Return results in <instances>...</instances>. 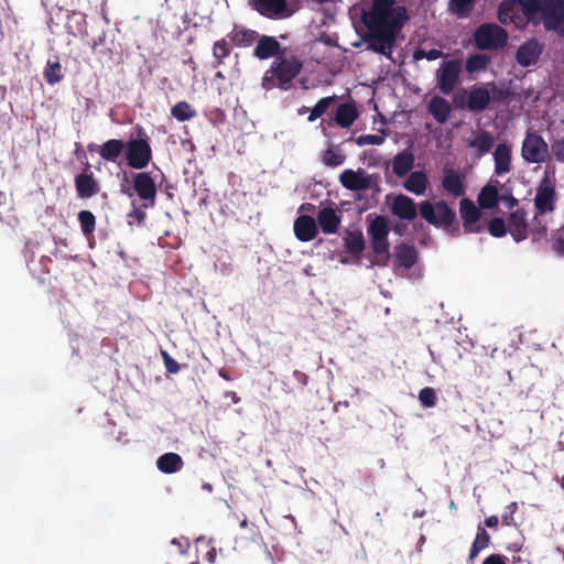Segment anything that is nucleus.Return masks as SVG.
I'll use <instances>...</instances> for the list:
<instances>
[{"label": "nucleus", "instance_id": "f257e3e1", "mask_svg": "<svg viewBox=\"0 0 564 564\" xmlns=\"http://www.w3.org/2000/svg\"><path fill=\"white\" fill-rule=\"evenodd\" d=\"M409 19L405 7L397 4L395 0H373L361 17L367 30L392 32L395 35Z\"/></svg>", "mask_w": 564, "mask_h": 564}, {"label": "nucleus", "instance_id": "f03ea898", "mask_svg": "<svg viewBox=\"0 0 564 564\" xmlns=\"http://www.w3.org/2000/svg\"><path fill=\"white\" fill-rule=\"evenodd\" d=\"M303 67L304 61L301 56L288 50L272 61L261 78V86L267 91L274 88L289 90L293 80L303 70Z\"/></svg>", "mask_w": 564, "mask_h": 564}, {"label": "nucleus", "instance_id": "7ed1b4c3", "mask_svg": "<svg viewBox=\"0 0 564 564\" xmlns=\"http://www.w3.org/2000/svg\"><path fill=\"white\" fill-rule=\"evenodd\" d=\"M422 218L437 228L446 231L454 230L458 234V224L456 223V213L445 200H438L435 204L430 200H423L419 205Z\"/></svg>", "mask_w": 564, "mask_h": 564}, {"label": "nucleus", "instance_id": "20e7f679", "mask_svg": "<svg viewBox=\"0 0 564 564\" xmlns=\"http://www.w3.org/2000/svg\"><path fill=\"white\" fill-rule=\"evenodd\" d=\"M124 144V156L128 166L134 170L145 169L152 160V148L150 137L143 128L139 127L137 135H131Z\"/></svg>", "mask_w": 564, "mask_h": 564}, {"label": "nucleus", "instance_id": "39448f33", "mask_svg": "<svg viewBox=\"0 0 564 564\" xmlns=\"http://www.w3.org/2000/svg\"><path fill=\"white\" fill-rule=\"evenodd\" d=\"M473 39L476 47L481 51H499L507 45L509 34L497 23L487 22L474 31Z\"/></svg>", "mask_w": 564, "mask_h": 564}, {"label": "nucleus", "instance_id": "423d86ee", "mask_svg": "<svg viewBox=\"0 0 564 564\" xmlns=\"http://www.w3.org/2000/svg\"><path fill=\"white\" fill-rule=\"evenodd\" d=\"M367 234L370 246L376 256L389 258L390 242L388 240L389 226L384 216H376L368 225Z\"/></svg>", "mask_w": 564, "mask_h": 564}, {"label": "nucleus", "instance_id": "0eeeda50", "mask_svg": "<svg viewBox=\"0 0 564 564\" xmlns=\"http://www.w3.org/2000/svg\"><path fill=\"white\" fill-rule=\"evenodd\" d=\"M340 184L349 191H379V175L368 174L364 169H347L339 175Z\"/></svg>", "mask_w": 564, "mask_h": 564}, {"label": "nucleus", "instance_id": "6e6552de", "mask_svg": "<svg viewBox=\"0 0 564 564\" xmlns=\"http://www.w3.org/2000/svg\"><path fill=\"white\" fill-rule=\"evenodd\" d=\"M549 145L538 132H527L521 155L528 163H544L549 158Z\"/></svg>", "mask_w": 564, "mask_h": 564}, {"label": "nucleus", "instance_id": "1a4fd4ad", "mask_svg": "<svg viewBox=\"0 0 564 564\" xmlns=\"http://www.w3.org/2000/svg\"><path fill=\"white\" fill-rule=\"evenodd\" d=\"M557 195L554 184L547 176L540 182L533 199L536 216H542L555 210Z\"/></svg>", "mask_w": 564, "mask_h": 564}, {"label": "nucleus", "instance_id": "9d476101", "mask_svg": "<svg viewBox=\"0 0 564 564\" xmlns=\"http://www.w3.org/2000/svg\"><path fill=\"white\" fill-rule=\"evenodd\" d=\"M395 34L392 32H382L377 30H368L362 40L367 44V50L381 54L388 58L392 56V48L397 42Z\"/></svg>", "mask_w": 564, "mask_h": 564}, {"label": "nucleus", "instance_id": "9b49d317", "mask_svg": "<svg viewBox=\"0 0 564 564\" xmlns=\"http://www.w3.org/2000/svg\"><path fill=\"white\" fill-rule=\"evenodd\" d=\"M132 182L134 193L142 200V207H153L156 199V185L151 174L148 172L135 173Z\"/></svg>", "mask_w": 564, "mask_h": 564}, {"label": "nucleus", "instance_id": "f8f14e48", "mask_svg": "<svg viewBox=\"0 0 564 564\" xmlns=\"http://www.w3.org/2000/svg\"><path fill=\"white\" fill-rule=\"evenodd\" d=\"M459 213L465 234H479L485 230L486 226L480 223L481 212L473 200L463 198L459 202Z\"/></svg>", "mask_w": 564, "mask_h": 564}, {"label": "nucleus", "instance_id": "ddd939ff", "mask_svg": "<svg viewBox=\"0 0 564 564\" xmlns=\"http://www.w3.org/2000/svg\"><path fill=\"white\" fill-rule=\"evenodd\" d=\"M460 63L456 59L444 62L437 72V85L444 95H449L459 80Z\"/></svg>", "mask_w": 564, "mask_h": 564}, {"label": "nucleus", "instance_id": "4468645a", "mask_svg": "<svg viewBox=\"0 0 564 564\" xmlns=\"http://www.w3.org/2000/svg\"><path fill=\"white\" fill-rule=\"evenodd\" d=\"M497 18L501 24H513L519 29L527 26L529 23L517 0H503L498 7Z\"/></svg>", "mask_w": 564, "mask_h": 564}, {"label": "nucleus", "instance_id": "2eb2a0df", "mask_svg": "<svg viewBox=\"0 0 564 564\" xmlns=\"http://www.w3.org/2000/svg\"><path fill=\"white\" fill-rule=\"evenodd\" d=\"M289 48L281 45L275 36L260 35L257 39L253 48V56L260 61L276 58L280 54L286 52Z\"/></svg>", "mask_w": 564, "mask_h": 564}, {"label": "nucleus", "instance_id": "dca6fc26", "mask_svg": "<svg viewBox=\"0 0 564 564\" xmlns=\"http://www.w3.org/2000/svg\"><path fill=\"white\" fill-rule=\"evenodd\" d=\"M508 232L516 242L525 240L529 236L528 213L524 208H518L507 218Z\"/></svg>", "mask_w": 564, "mask_h": 564}, {"label": "nucleus", "instance_id": "f3484780", "mask_svg": "<svg viewBox=\"0 0 564 564\" xmlns=\"http://www.w3.org/2000/svg\"><path fill=\"white\" fill-rule=\"evenodd\" d=\"M491 101L490 93L485 87H473L467 95L465 104L460 97L455 98L456 106L459 108L467 107L470 111L480 112L486 110Z\"/></svg>", "mask_w": 564, "mask_h": 564}, {"label": "nucleus", "instance_id": "a211bd4d", "mask_svg": "<svg viewBox=\"0 0 564 564\" xmlns=\"http://www.w3.org/2000/svg\"><path fill=\"white\" fill-rule=\"evenodd\" d=\"M543 44H541L536 39L528 40L517 50V63L522 67L535 65L543 52Z\"/></svg>", "mask_w": 564, "mask_h": 564}, {"label": "nucleus", "instance_id": "6ab92c4d", "mask_svg": "<svg viewBox=\"0 0 564 564\" xmlns=\"http://www.w3.org/2000/svg\"><path fill=\"white\" fill-rule=\"evenodd\" d=\"M517 2L528 22L532 21L539 13H542L545 30H556L554 20L549 21L547 19V0H517Z\"/></svg>", "mask_w": 564, "mask_h": 564}, {"label": "nucleus", "instance_id": "aec40b11", "mask_svg": "<svg viewBox=\"0 0 564 564\" xmlns=\"http://www.w3.org/2000/svg\"><path fill=\"white\" fill-rule=\"evenodd\" d=\"M74 185L77 197L80 199H89L100 192V185L94 173H79L74 178Z\"/></svg>", "mask_w": 564, "mask_h": 564}, {"label": "nucleus", "instance_id": "412c9836", "mask_svg": "<svg viewBox=\"0 0 564 564\" xmlns=\"http://www.w3.org/2000/svg\"><path fill=\"white\" fill-rule=\"evenodd\" d=\"M253 8L269 19H282L288 17V0H251Z\"/></svg>", "mask_w": 564, "mask_h": 564}, {"label": "nucleus", "instance_id": "4be33fe9", "mask_svg": "<svg viewBox=\"0 0 564 564\" xmlns=\"http://www.w3.org/2000/svg\"><path fill=\"white\" fill-rule=\"evenodd\" d=\"M391 213L400 219L412 221L417 216V208L411 197L399 194L391 204Z\"/></svg>", "mask_w": 564, "mask_h": 564}, {"label": "nucleus", "instance_id": "5701e85b", "mask_svg": "<svg viewBox=\"0 0 564 564\" xmlns=\"http://www.w3.org/2000/svg\"><path fill=\"white\" fill-rule=\"evenodd\" d=\"M124 141L119 139H110L102 143L101 145H96L94 143L88 144L87 149L89 152L95 151L97 149L101 159L108 162L116 163L121 155L122 151H124Z\"/></svg>", "mask_w": 564, "mask_h": 564}, {"label": "nucleus", "instance_id": "b1692460", "mask_svg": "<svg viewBox=\"0 0 564 564\" xmlns=\"http://www.w3.org/2000/svg\"><path fill=\"white\" fill-rule=\"evenodd\" d=\"M442 186L447 194L454 197H460L465 195L466 192L463 176L452 167L444 169Z\"/></svg>", "mask_w": 564, "mask_h": 564}, {"label": "nucleus", "instance_id": "393cba45", "mask_svg": "<svg viewBox=\"0 0 564 564\" xmlns=\"http://www.w3.org/2000/svg\"><path fill=\"white\" fill-rule=\"evenodd\" d=\"M317 223L324 234H335L341 223L340 215L332 206L322 208L317 214Z\"/></svg>", "mask_w": 564, "mask_h": 564}, {"label": "nucleus", "instance_id": "a878e982", "mask_svg": "<svg viewBox=\"0 0 564 564\" xmlns=\"http://www.w3.org/2000/svg\"><path fill=\"white\" fill-rule=\"evenodd\" d=\"M294 234L300 241L307 242L317 235L316 221L313 217L302 215L294 221Z\"/></svg>", "mask_w": 564, "mask_h": 564}, {"label": "nucleus", "instance_id": "bb28decb", "mask_svg": "<svg viewBox=\"0 0 564 564\" xmlns=\"http://www.w3.org/2000/svg\"><path fill=\"white\" fill-rule=\"evenodd\" d=\"M495 173L505 175L511 170V148L507 143H499L494 152Z\"/></svg>", "mask_w": 564, "mask_h": 564}, {"label": "nucleus", "instance_id": "cd10ccee", "mask_svg": "<svg viewBox=\"0 0 564 564\" xmlns=\"http://www.w3.org/2000/svg\"><path fill=\"white\" fill-rule=\"evenodd\" d=\"M414 161L415 156L410 149L397 153L392 162L393 173L399 177L405 176L412 170Z\"/></svg>", "mask_w": 564, "mask_h": 564}, {"label": "nucleus", "instance_id": "c85d7f7f", "mask_svg": "<svg viewBox=\"0 0 564 564\" xmlns=\"http://www.w3.org/2000/svg\"><path fill=\"white\" fill-rule=\"evenodd\" d=\"M359 112L355 104H340L335 113V122L340 128H349L358 118Z\"/></svg>", "mask_w": 564, "mask_h": 564}, {"label": "nucleus", "instance_id": "c756f323", "mask_svg": "<svg viewBox=\"0 0 564 564\" xmlns=\"http://www.w3.org/2000/svg\"><path fill=\"white\" fill-rule=\"evenodd\" d=\"M451 105L443 97L435 96L430 100L429 112L438 123H445L451 116Z\"/></svg>", "mask_w": 564, "mask_h": 564}, {"label": "nucleus", "instance_id": "7c9ffc66", "mask_svg": "<svg viewBox=\"0 0 564 564\" xmlns=\"http://www.w3.org/2000/svg\"><path fill=\"white\" fill-rule=\"evenodd\" d=\"M228 36L234 45L238 47H249L257 42L259 33L254 30L236 26Z\"/></svg>", "mask_w": 564, "mask_h": 564}, {"label": "nucleus", "instance_id": "2f4dec72", "mask_svg": "<svg viewBox=\"0 0 564 564\" xmlns=\"http://www.w3.org/2000/svg\"><path fill=\"white\" fill-rule=\"evenodd\" d=\"M343 240L346 251L357 258L361 256L366 248L365 239L360 230L346 231Z\"/></svg>", "mask_w": 564, "mask_h": 564}, {"label": "nucleus", "instance_id": "473e14b6", "mask_svg": "<svg viewBox=\"0 0 564 564\" xmlns=\"http://www.w3.org/2000/svg\"><path fill=\"white\" fill-rule=\"evenodd\" d=\"M184 462L176 453H165L156 460V467L164 474H174L183 468Z\"/></svg>", "mask_w": 564, "mask_h": 564}, {"label": "nucleus", "instance_id": "72a5a7b5", "mask_svg": "<svg viewBox=\"0 0 564 564\" xmlns=\"http://www.w3.org/2000/svg\"><path fill=\"white\" fill-rule=\"evenodd\" d=\"M427 176L422 171L412 172L403 184L408 192L415 195H423L427 188Z\"/></svg>", "mask_w": 564, "mask_h": 564}, {"label": "nucleus", "instance_id": "f704fd0d", "mask_svg": "<svg viewBox=\"0 0 564 564\" xmlns=\"http://www.w3.org/2000/svg\"><path fill=\"white\" fill-rule=\"evenodd\" d=\"M478 205L482 209H492L500 202L498 188L495 185H485L478 194Z\"/></svg>", "mask_w": 564, "mask_h": 564}, {"label": "nucleus", "instance_id": "c9c22d12", "mask_svg": "<svg viewBox=\"0 0 564 564\" xmlns=\"http://www.w3.org/2000/svg\"><path fill=\"white\" fill-rule=\"evenodd\" d=\"M395 258L400 265L410 269L417 260V252L411 245L401 243L395 247Z\"/></svg>", "mask_w": 564, "mask_h": 564}, {"label": "nucleus", "instance_id": "e433bc0d", "mask_svg": "<svg viewBox=\"0 0 564 564\" xmlns=\"http://www.w3.org/2000/svg\"><path fill=\"white\" fill-rule=\"evenodd\" d=\"M495 143L494 137L487 131L477 132L473 140L467 141L468 148L477 149L478 156H482L490 151Z\"/></svg>", "mask_w": 564, "mask_h": 564}, {"label": "nucleus", "instance_id": "4c0bfd02", "mask_svg": "<svg viewBox=\"0 0 564 564\" xmlns=\"http://www.w3.org/2000/svg\"><path fill=\"white\" fill-rule=\"evenodd\" d=\"M490 543V535L486 531V529L481 525H478L476 538L470 546L469 550V557L468 560L471 562L474 561L478 554L486 549Z\"/></svg>", "mask_w": 564, "mask_h": 564}, {"label": "nucleus", "instance_id": "58836bf2", "mask_svg": "<svg viewBox=\"0 0 564 564\" xmlns=\"http://www.w3.org/2000/svg\"><path fill=\"white\" fill-rule=\"evenodd\" d=\"M171 115L177 121L184 122L194 119L197 112L187 101L182 100L171 108Z\"/></svg>", "mask_w": 564, "mask_h": 564}, {"label": "nucleus", "instance_id": "ea45409f", "mask_svg": "<svg viewBox=\"0 0 564 564\" xmlns=\"http://www.w3.org/2000/svg\"><path fill=\"white\" fill-rule=\"evenodd\" d=\"M546 12L549 21L554 20L556 29L564 24V0H547Z\"/></svg>", "mask_w": 564, "mask_h": 564}, {"label": "nucleus", "instance_id": "a19ab883", "mask_svg": "<svg viewBox=\"0 0 564 564\" xmlns=\"http://www.w3.org/2000/svg\"><path fill=\"white\" fill-rule=\"evenodd\" d=\"M82 234L86 238L93 237L96 229V216L90 210H80L77 215Z\"/></svg>", "mask_w": 564, "mask_h": 564}, {"label": "nucleus", "instance_id": "79ce46f5", "mask_svg": "<svg viewBox=\"0 0 564 564\" xmlns=\"http://www.w3.org/2000/svg\"><path fill=\"white\" fill-rule=\"evenodd\" d=\"M231 53V45L226 39L216 41L213 45V56L215 58L214 67H219L224 64V59Z\"/></svg>", "mask_w": 564, "mask_h": 564}, {"label": "nucleus", "instance_id": "37998d69", "mask_svg": "<svg viewBox=\"0 0 564 564\" xmlns=\"http://www.w3.org/2000/svg\"><path fill=\"white\" fill-rule=\"evenodd\" d=\"M44 79L48 85H55L63 78L62 65L58 61H47L43 72Z\"/></svg>", "mask_w": 564, "mask_h": 564}, {"label": "nucleus", "instance_id": "c03bdc74", "mask_svg": "<svg viewBox=\"0 0 564 564\" xmlns=\"http://www.w3.org/2000/svg\"><path fill=\"white\" fill-rule=\"evenodd\" d=\"M476 0H449V10L458 18H468Z\"/></svg>", "mask_w": 564, "mask_h": 564}, {"label": "nucleus", "instance_id": "a18cd8bd", "mask_svg": "<svg viewBox=\"0 0 564 564\" xmlns=\"http://www.w3.org/2000/svg\"><path fill=\"white\" fill-rule=\"evenodd\" d=\"M489 57L484 54H474L466 61V69L469 73L485 70L489 64Z\"/></svg>", "mask_w": 564, "mask_h": 564}, {"label": "nucleus", "instance_id": "49530a36", "mask_svg": "<svg viewBox=\"0 0 564 564\" xmlns=\"http://www.w3.org/2000/svg\"><path fill=\"white\" fill-rule=\"evenodd\" d=\"M335 101V96L333 97H324L319 99L316 105L312 108L311 113L308 116V121L313 122L319 117H322L330 105Z\"/></svg>", "mask_w": 564, "mask_h": 564}, {"label": "nucleus", "instance_id": "de8ad7c7", "mask_svg": "<svg viewBox=\"0 0 564 564\" xmlns=\"http://www.w3.org/2000/svg\"><path fill=\"white\" fill-rule=\"evenodd\" d=\"M196 549L198 553H203V561L207 564H213L216 560L217 553L216 549L212 546L209 543L204 541L203 539H198L196 541Z\"/></svg>", "mask_w": 564, "mask_h": 564}, {"label": "nucleus", "instance_id": "09e8293b", "mask_svg": "<svg viewBox=\"0 0 564 564\" xmlns=\"http://www.w3.org/2000/svg\"><path fill=\"white\" fill-rule=\"evenodd\" d=\"M487 229L489 234L495 238H501L508 232L507 223L500 217L490 219L487 225Z\"/></svg>", "mask_w": 564, "mask_h": 564}, {"label": "nucleus", "instance_id": "8fccbe9b", "mask_svg": "<svg viewBox=\"0 0 564 564\" xmlns=\"http://www.w3.org/2000/svg\"><path fill=\"white\" fill-rule=\"evenodd\" d=\"M346 160V155L340 152H335L332 149H327L323 154V163L330 167L341 165Z\"/></svg>", "mask_w": 564, "mask_h": 564}, {"label": "nucleus", "instance_id": "3c124183", "mask_svg": "<svg viewBox=\"0 0 564 564\" xmlns=\"http://www.w3.org/2000/svg\"><path fill=\"white\" fill-rule=\"evenodd\" d=\"M419 400L424 408H433L436 404V392L431 387H425L419 392Z\"/></svg>", "mask_w": 564, "mask_h": 564}, {"label": "nucleus", "instance_id": "603ef678", "mask_svg": "<svg viewBox=\"0 0 564 564\" xmlns=\"http://www.w3.org/2000/svg\"><path fill=\"white\" fill-rule=\"evenodd\" d=\"M547 227L546 225L539 219V216L536 214L534 215L532 227L529 228V234L532 235L533 240H539L546 236Z\"/></svg>", "mask_w": 564, "mask_h": 564}, {"label": "nucleus", "instance_id": "864d4df0", "mask_svg": "<svg viewBox=\"0 0 564 564\" xmlns=\"http://www.w3.org/2000/svg\"><path fill=\"white\" fill-rule=\"evenodd\" d=\"M443 56V52L437 48H432L430 51H425L423 48H417L413 53V58L415 61H421L426 58L427 61H435Z\"/></svg>", "mask_w": 564, "mask_h": 564}, {"label": "nucleus", "instance_id": "5fc2aeb1", "mask_svg": "<svg viewBox=\"0 0 564 564\" xmlns=\"http://www.w3.org/2000/svg\"><path fill=\"white\" fill-rule=\"evenodd\" d=\"M355 142L359 147L364 145H380L384 142V137L378 134H361L356 138Z\"/></svg>", "mask_w": 564, "mask_h": 564}, {"label": "nucleus", "instance_id": "6e6d98bb", "mask_svg": "<svg viewBox=\"0 0 564 564\" xmlns=\"http://www.w3.org/2000/svg\"><path fill=\"white\" fill-rule=\"evenodd\" d=\"M517 510H518V503L514 501L506 507V511L501 516L502 524L505 527L516 525L513 514L517 512Z\"/></svg>", "mask_w": 564, "mask_h": 564}, {"label": "nucleus", "instance_id": "4d7b16f0", "mask_svg": "<svg viewBox=\"0 0 564 564\" xmlns=\"http://www.w3.org/2000/svg\"><path fill=\"white\" fill-rule=\"evenodd\" d=\"M162 358L164 361L165 369L169 373H177L181 370L178 362L172 358L167 351L162 350Z\"/></svg>", "mask_w": 564, "mask_h": 564}, {"label": "nucleus", "instance_id": "13d9d810", "mask_svg": "<svg viewBox=\"0 0 564 564\" xmlns=\"http://www.w3.org/2000/svg\"><path fill=\"white\" fill-rule=\"evenodd\" d=\"M551 151L556 161L564 163V137L551 144Z\"/></svg>", "mask_w": 564, "mask_h": 564}, {"label": "nucleus", "instance_id": "bf43d9fd", "mask_svg": "<svg viewBox=\"0 0 564 564\" xmlns=\"http://www.w3.org/2000/svg\"><path fill=\"white\" fill-rule=\"evenodd\" d=\"M144 207L137 206L134 202L132 203V209L129 212L128 217L135 219L139 225H142L147 218V214L144 212Z\"/></svg>", "mask_w": 564, "mask_h": 564}, {"label": "nucleus", "instance_id": "052dcab7", "mask_svg": "<svg viewBox=\"0 0 564 564\" xmlns=\"http://www.w3.org/2000/svg\"><path fill=\"white\" fill-rule=\"evenodd\" d=\"M482 564H507V557L501 554H490L484 560Z\"/></svg>", "mask_w": 564, "mask_h": 564}, {"label": "nucleus", "instance_id": "680f3d73", "mask_svg": "<svg viewBox=\"0 0 564 564\" xmlns=\"http://www.w3.org/2000/svg\"><path fill=\"white\" fill-rule=\"evenodd\" d=\"M500 200L503 202L509 209L514 208L519 204V200L511 193L500 196Z\"/></svg>", "mask_w": 564, "mask_h": 564}, {"label": "nucleus", "instance_id": "e2e57ef3", "mask_svg": "<svg viewBox=\"0 0 564 564\" xmlns=\"http://www.w3.org/2000/svg\"><path fill=\"white\" fill-rule=\"evenodd\" d=\"M172 544L178 547L181 554H185L189 547L187 540L181 541L178 539H173Z\"/></svg>", "mask_w": 564, "mask_h": 564}, {"label": "nucleus", "instance_id": "0e129e2a", "mask_svg": "<svg viewBox=\"0 0 564 564\" xmlns=\"http://www.w3.org/2000/svg\"><path fill=\"white\" fill-rule=\"evenodd\" d=\"M553 250L560 256H564V238H557L553 242Z\"/></svg>", "mask_w": 564, "mask_h": 564}, {"label": "nucleus", "instance_id": "69168bd1", "mask_svg": "<svg viewBox=\"0 0 564 564\" xmlns=\"http://www.w3.org/2000/svg\"><path fill=\"white\" fill-rule=\"evenodd\" d=\"M485 524L488 528L496 529L499 524V519L497 516H490L485 519Z\"/></svg>", "mask_w": 564, "mask_h": 564}, {"label": "nucleus", "instance_id": "338daca9", "mask_svg": "<svg viewBox=\"0 0 564 564\" xmlns=\"http://www.w3.org/2000/svg\"><path fill=\"white\" fill-rule=\"evenodd\" d=\"M225 395L230 398L234 403H239L241 400L235 391H228Z\"/></svg>", "mask_w": 564, "mask_h": 564}, {"label": "nucleus", "instance_id": "774afa93", "mask_svg": "<svg viewBox=\"0 0 564 564\" xmlns=\"http://www.w3.org/2000/svg\"><path fill=\"white\" fill-rule=\"evenodd\" d=\"M218 375H219L220 378H223L226 381H231L232 380L231 376H229L228 371L225 370V369H220L218 371Z\"/></svg>", "mask_w": 564, "mask_h": 564}]
</instances>
